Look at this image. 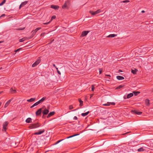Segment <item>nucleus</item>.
<instances>
[{
    "mask_svg": "<svg viewBox=\"0 0 153 153\" xmlns=\"http://www.w3.org/2000/svg\"><path fill=\"white\" fill-rule=\"evenodd\" d=\"M40 126V125L38 123L33 124L30 125L29 127L30 129H33L36 128Z\"/></svg>",
    "mask_w": 153,
    "mask_h": 153,
    "instance_id": "nucleus-1",
    "label": "nucleus"
},
{
    "mask_svg": "<svg viewBox=\"0 0 153 153\" xmlns=\"http://www.w3.org/2000/svg\"><path fill=\"white\" fill-rule=\"evenodd\" d=\"M70 3L69 1H66L64 4L62 6V8L63 9H68L69 7Z\"/></svg>",
    "mask_w": 153,
    "mask_h": 153,
    "instance_id": "nucleus-2",
    "label": "nucleus"
},
{
    "mask_svg": "<svg viewBox=\"0 0 153 153\" xmlns=\"http://www.w3.org/2000/svg\"><path fill=\"white\" fill-rule=\"evenodd\" d=\"M101 12V10H98L97 11H93L92 10H91L89 11V13H91L92 15H94L97 14Z\"/></svg>",
    "mask_w": 153,
    "mask_h": 153,
    "instance_id": "nucleus-3",
    "label": "nucleus"
},
{
    "mask_svg": "<svg viewBox=\"0 0 153 153\" xmlns=\"http://www.w3.org/2000/svg\"><path fill=\"white\" fill-rule=\"evenodd\" d=\"M8 124V122L7 121L5 122L3 124V128L2 131H5L7 129V126Z\"/></svg>",
    "mask_w": 153,
    "mask_h": 153,
    "instance_id": "nucleus-4",
    "label": "nucleus"
},
{
    "mask_svg": "<svg viewBox=\"0 0 153 153\" xmlns=\"http://www.w3.org/2000/svg\"><path fill=\"white\" fill-rule=\"evenodd\" d=\"M41 60L40 59H38L32 65V67H34L39 64Z\"/></svg>",
    "mask_w": 153,
    "mask_h": 153,
    "instance_id": "nucleus-5",
    "label": "nucleus"
},
{
    "mask_svg": "<svg viewBox=\"0 0 153 153\" xmlns=\"http://www.w3.org/2000/svg\"><path fill=\"white\" fill-rule=\"evenodd\" d=\"M131 112L133 114H135L138 115H140L142 113V112H139L138 110H132Z\"/></svg>",
    "mask_w": 153,
    "mask_h": 153,
    "instance_id": "nucleus-6",
    "label": "nucleus"
},
{
    "mask_svg": "<svg viewBox=\"0 0 153 153\" xmlns=\"http://www.w3.org/2000/svg\"><path fill=\"white\" fill-rule=\"evenodd\" d=\"M45 131L44 129H42L41 130L39 131L38 132H36L34 133L33 135H39L44 133Z\"/></svg>",
    "mask_w": 153,
    "mask_h": 153,
    "instance_id": "nucleus-7",
    "label": "nucleus"
},
{
    "mask_svg": "<svg viewBox=\"0 0 153 153\" xmlns=\"http://www.w3.org/2000/svg\"><path fill=\"white\" fill-rule=\"evenodd\" d=\"M89 32V31H84L82 32L81 36L84 37Z\"/></svg>",
    "mask_w": 153,
    "mask_h": 153,
    "instance_id": "nucleus-8",
    "label": "nucleus"
},
{
    "mask_svg": "<svg viewBox=\"0 0 153 153\" xmlns=\"http://www.w3.org/2000/svg\"><path fill=\"white\" fill-rule=\"evenodd\" d=\"M49 111L48 109L45 108L42 111V113L43 115L47 114L49 112Z\"/></svg>",
    "mask_w": 153,
    "mask_h": 153,
    "instance_id": "nucleus-9",
    "label": "nucleus"
},
{
    "mask_svg": "<svg viewBox=\"0 0 153 153\" xmlns=\"http://www.w3.org/2000/svg\"><path fill=\"white\" fill-rule=\"evenodd\" d=\"M13 98H12V99H11L9 100L7 102L5 103V105H4V107L5 108L7 107L8 106V105L10 103V102H11V101L13 100Z\"/></svg>",
    "mask_w": 153,
    "mask_h": 153,
    "instance_id": "nucleus-10",
    "label": "nucleus"
},
{
    "mask_svg": "<svg viewBox=\"0 0 153 153\" xmlns=\"http://www.w3.org/2000/svg\"><path fill=\"white\" fill-rule=\"evenodd\" d=\"M42 112V108H40L36 112V115H38L40 114Z\"/></svg>",
    "mask_w": 153,
    "mask_h": 153,
    "instance_id": "nucleus-11",
    "label": "nucleus"
},
{
    "mask_svg": "<svg viewBox=\"0 0 153 153\" xmlns=\"http://www.w3.org/2000/svg\"><path fill=\"white\" fill-rule=\"evenodd\" d=\"M145 103L146 105L149 106L150 105L149 100L148 99H146L145 100Z\"/></svg>",
    "mask_w": 153,
    "mask_h": 153,
    "instance_id": "nucleus-12",
    "label": "nucleus"
},
{
    "mask_svg": "<svg viewBox=\"0 0 153 153\" xmlns=\"http://www.w3.org/2000/svg\"><path fill=\"white\" fill-rule=\"evenodd\" d=\"M116 77L119 80H123L124 79L123 76H117Z\"/></svg>",
    "mask_w": 153,
    "mask_h": 153,
    "instance_id": "nucleus-13",
    "label": "nucleus"
},
{
    "mask_svg": "<svg viewBox=\"0 0 153 153\" xmlns=\"http://www.w3.org/2000/svg\"><path fill=\"white\" fill-rule=\"evenodd\" d=\"M27 3V1H24L22 3H21V4L19 6V8H20L21 7H23Z\"/></svg>",
    "mask_w": 153,
    "mask_h": 153,
    "instance_id": "nucleus-14",
    "label": "nucleus"
},
{
    "mask_svg": "<svg viewBox=\"0 0 153 153\" xmlns=\"http://www.w3.org/2000/svg\"><path fill=\"white\" fill-rule=\"evenodd\" d=\"M46 97H43L41 100H40L38 101L39 102V103L40 104V103H41L42 102H43L44 101V100L46 99Z\"/></svg>",
    "mask_w": 153,
    "mask_h": 153,
    "instance_id": "nucleus-15",
    "label": "nucleus"
},
{
    "mask_svg": "<svg viewBox=\"0 0 153 153\" xmlns=\"http://www.w3.org/2000/svg\"><path fill=\"white\" fill-rule=\"evenodd\" d=\"M32 122V119L30 118H27L26 120V122L27 123H31Z\"/></svg>",
    "mask_w": 153,
    "mask_h": 153,
    "instance_id": "nucleus-16",
    "label": "nucleus"
},
{
    "mask_svg": "<svg viewBox=\"0 0 153 153\" xmlns=\"http://www.w3.org/2000/svg\"><path fill=\"white\" fill-rule=\"evenodd\" d=\"M54 114V112L53 111L50 112L47 116V118H49Z\"/></svg>",
    "mask_w": 153,
    "mask_h": 153,
    "instance_id": "nucleus-17",
    "label": "nucleus"
},
{
    "mask_svg": "<svg viewBox=\"0 0 153 153\" xmlns=\"http://www.w3.org/2000/svg\"><path fill=\"white\" fill-rule=\"evenodd\" d=\"M117 35H116V34H111L109 35H108V36H107V37H111V38H113V37H115Z\"/></svg>",
    "mask_w": 153,
    "mask_h": 153,
    "instance_id": "nucleus-18",
    "label": "nucleus"
},
{
    "mask_svg": "<svg viewBox=\"0 0 153 153\" xmlns=\"http://www.w3.org/2000/svg\"><path fill=\"white\" fill-rule=\"evenodd\" d=\"M134 94L133 93H131L128 94L127 95V98H129L133 96Z\"/></svg>",
    "mask_w": 153,
    "mask_h": 153,
    "instance_id": "nucleus-19",
    "label": "nucleus"
},
{
    "mask_svg": "<svg viewBox=\"0 0 153 153\" xmlns=\"http://www.w3.org/2000/svg\"><path fill=\"white\" fill-rule=\"evenodd\" d=\"M78 100L79 102V105L80 106H82L83 105V101H82L80 99H79Z\"/></svg>",
    "mask_w": 153,
    "mask_h": 153,
    "instance_id": "nucleus-20",
    "label": "nucleus"
},
{
    "mask_svg": "<svg viewBox=\"0 0 153 153\" xmlns=\"http://www.w3.org/2000/svg\"><path fill=\"white\" fill-rule=\"evenodd\" d=\"M89 113V111H88L85 113H82L81 114V115L83 117H85Z\"/></svg>",
    "mask_w": 153,
    "mask_h": 153,
    "instance_id": "nucleus-21",
    "label": "nucleus"
},
{
    "mask_svg": "<svg viewBox=\"0 0 153 153\" xmlns=\"http://www.w3.org/2000/svg\"><path fill=\"white\" fill-rule=\"evenodd\" d=\"M35 100V98H31L30 99L27 100V101L29 102H31Z\"/></svg>",
    "mask_w": 153,
    "mask_h": 153,
    "instance_id": "nucleus-22",
    "label": "nucleus"
},
{
    "mask_svg": "<svg viewBox=\"0 0 153 153\" xmlns=\"http://www.w3.org/2000/svg\"><path fill=\"white\" fill-rule=\"evenodd\" d=\"M145 150L144 149H143V148L142 147H141L137 151L138 152H143Z\"/></svg>",
    "mask_w": 153,
    "mask_h": 153,
    "instance_id": "nucleus-23",
    "label": "nucleus"
},
{
    "mask_svg": "<svg viewBox=\"0 0 153 153\" xmlns=\"http://www.w3.org/2000/svg\"><path fill=\"white\" fill-rule=\"evenodd\" d=\"M51 7L54 9H56L57 8V7L56 6L51 5Z\"/></svg>",
    "mask_w": 153,
    "mask_h": 153,
    "instance_id": "nucleus-24",
    "label": "nucleus"
},
{
    "mask_svg": "<svg viewBox=\"0 0 153 153\" xmlns=\"http://www.w3.org/2000/svg\"><path fill=\"white\" fill-rule=\"evenodd\" d=\"M137 70L136 69H135L134 70H131V72L133 74H135L136 73Z\"/></svg>",
    "mask_w": 153,
    "mask_h": 153,
    "instance_id": "nucleus-25",
    "label": "nucleus"
},
{
    "mask_svg": "<svg viewBox=\"0 0 153 153\" xmlns=\"http://www.w3.org/2000/svg\"><path fill=\"white\" fill-rule=\"evenodd\" d=\"M133 93H134V95L136 96L139 94L140 93V92L138 91H134Z\"/></svg>",
    "mask_w": 153,
    "mask_h": 153,
    "instance_id": "nucleus-26",
    "label": "nucleus"
},
{
    "mask_svg": "<svg viewBox=\"0 0 153 153\" xmlns=\"http://www.w3.org/2000/svg\"><path fill=\"white\" fill-rule=\"evenodd\" d=\"M79 135V134H75V135H73L71 136H70L69 137H67L66 138L68 139V138H71L72 137H74V136H77V135Z\"/></svg>",
    "mask_w": 153,
    "mask_h": 153,
    "instance_id": "nucleus-27",
    "label": "nucleus"
},
{
    "mask_svg": "<svg viewBox=\"0 0 153 153\" xmlns=\"http://www.w3.org/2000/svg\"><path fill=\"white\" fill-rule=\"evenodd\" d=\"M103 105L105 106H108L110 105V102H108L107 103L103 104Z\"/></svg>",
    "mask_w": 153,
    "mask_h": 153,
    "instance_id": "nucleus-28",
    "label": "nucleus"
},
{
    "mask_svg": "<svg viewBox=\"0 0 153 153\" xmlns=\"http://www.w3.org/2000/svg\"><path fill=\"white\" fill-rule=\"evenodd\" d=\"M11 92H13V93H16V91L15 90H13L12 88L10 89Z\"/></svg>",
    "mask_w": 153,
    "mask_h": 153,
    "instance_id": "nucleus-29",
    "label": "nucleus"
},
{
    "mask_svg": "<svg viewBox=\"0 0 153 153\" xmlns=\"http://www.w3.org/2000/svg\"><path fill=\"white\" fill-rule=\"evenodd\" d=\"M6 2V1H3L0 3V6H1L2 5L4 4Z\"/></svg>",
    "mask_w": 153,
    "mask_h": 153,
    "instance_id": "nucleus-30",
    "label": "nucleus"
},
{
    "mask_svg": "<svg viewBox=\"0 0 153 153\" xmlns=\"http://www.w3.org/2000/svg\"><path fill=\"white\" fill-rule=\"evenodd\" d=\"M25 29V27H19L17 29V30H24Z\"/></svg>",
    "mask_w": 153,
    "mask_h": 153,
    "instance_id": "nucleus-31",
    "label": "nucleus"
},
{
    "mask_svg": "<svg viewBox=\"0 0 153 153\" xmlns=\"http://www.w3.org/2000/svg\"><path fill=\"white\" fill-rule=\"evenodd\" d=\"M32 34L33 35H34L36 33V31L35 30H33L32 32Z\"/></svg>",
    "mask_w": 153,
    "mask_h": 153,
    "instance_id": "nucleus-32",
    "label": "nucleus"
},
{
    "mask_svg": "<svg viewBox=\"0 0 153 153\" xmlns=\"http://www.w3.org/2000/svg\"><path fill=\"white\" fill-rule=\"evenodd\" d=\"M32 34L33 35H34L36 33V31L35 30H33L32 32Z\"/></svg>",
    "mask_w": 153,
    "mask_h": 153,
    "instance_id": "nucleus-33",
    "label": "nucleus"
},
{
    "mask_svg": "<svg viewBox=\"0 0 153 153\" xmlns=\"http://www.w3.org/2000/svg\"><path fill=\"white\" fill-rule=\"evenodd\" d=\"M41 29V27H39L36 28L34 30H35L36 31V32H37L38 30H39Z\"/></svg>",
    "mask_w": 153,
    "mask_h": 153,
    "instance_id": "nucleus-34",
    "label": "nucleus"
},
{
    "mask_svg": "<svg viewBox=\"0 0 153 153\" xmlns=\"http://www.w3.org/2000/svg\"><path fill=\"white\" fill-rule=\"evenodd\" d=\"M56 17L54 15V16H52L51 18V21H52L53 20V19H54L56 18Z\"/></svg>",
    "mask_w": 153,
    "mask_h": 153,
    "instance_id": "nucleus-35",
    "label": "nucleus"
},
{
    "mask_svg": "<svg viewBox=\"0 0 153 153\" xmlns=\"http://www.w3.org/2000/svg\"><path fill=\"white\" fill-rule=\"evenodd\" d=\"M24 41V38H22V39H19V41L20 42H23Z\"/></svg>",
    "mask_w": 153,
    "mask_h": 153,
    "instance_id": "nucleus-36",
    "label": "nucleus"
},
{
    "mask_svg": "<svg viewBox=\"0 0 153 153\" xmlns=\"http://www.w3.org/2000/svg\"><path fill=\"white\" fill-rule=\"evenodd\" d=\"M73 107L72 106V105H70L69 106V109L70 110H71L73 108Z\"/></svg>",
    "mask_w": 153,
    "mask_h": 153,
    "instance_id": "nucleus-37",
    "label": "nucleus"
},
{
    "mask_svg": "<svg viewBox=\"0 0 153 153\" xmlns=\"http://www.w3.org/2000/svg\"><path fill=\"white\" fill-rule=\"evenodd\" d=\"M94 85H92L91 86V91H94Z\"/></svg>",
    "mask_w": 153,
    "mask_h": 153,
    "instance_id": "nucleus-38",
    "label": "nucleus"
},
{
    "mask_svg": "<svg viewBox=\"0 0 153 153\" xmlns=\"http://www.w3.org/2000/svg\"><path fill=\"white\" fill-rule=\"evenodd\" d=\"M123 86H122V85H120V86H118V87H117L116 88V89H120L121 88H123Z\"/></svg>",
    "mask_w": 153,
    "mask_h": 153,
    "instance_id": "nucleus-39",
    "label": "nucleus"
},
{
    "mask_svg": "<svg viewBox=\"0 0 153 153\" xmlns=\"http://www.w3.org/2000/svg\"><path fill=\"white\" fill-rule=\"evenodd\" d=\"M39 104V102H38H38H36L34 104V105H35V106Z\"/></svg>",
    "mask_w": 153,
    "mask_h": 153,
    "instance_id": "nucleus-40",
    "label": "nucleus"
},
{
    "mask_svg": "<svg viewBox=\"0 0 153 153\" xmlns=\"http://www.w3.org/2000/svg\"><path fill=\"white\" fill-rule=\"evenodd\" d=\"M129 2V1H123L121 2V3H126Z\"/></svg>",
    "mask_w": 153,
    "mask_h": 153,
    "instance_id": "nucleus-41",
    "label": "nucleus"
},
{
    "mask_svg": "<svg viewBox=\"0 0 153 153\" xmlns=\"http://www.w3.org/2000/svg\"><path fill=\"white\" fill-rule=\"evenodd\" d=\"M110 105L111 104L112 105H114L115 104V103H114V102H110Z\"/></svg>",
    "mask_w": 153,
    "mask_h": 153,
    "instance_id": "nucleus-42",
    "label": "nucleus"
},
{
    "mask_svg": "<svg viewBox=\"0 0 153 153\" xmlns=\"http://www.w3.org/2000/svg\"><path fill=\"white\" fill-rule=\"evenodd\" d=\"M21 49V48H19L18 49H17V50H16L15 51V52H18V51H19Z\"/></svg>",
    "mask_w": 153,
    "mask_h": 153,
    "instance_id": "nucleus-43",
    "label": "nucleus"
},
{
    "mask_svg": "<svg viewBox=\"0 0 153 153\" xmlns=\"http://www.w3.org/2000/svg\"><path fill=\"white\" fill-rule=\"evenodd\" d=\"M74 120H76L77 119V117L76 116H74L73 118Z\"/></svg>",
    "mask_w": 153,
    "mask_h": 153,
    "instance_id": "nucleus-44",
    "label": "nucleus"
},
{
    "mask_svg": "<svg viewBox=\"0 0 153 153\" xmlns=\"http://www.w3.org/2000/svg\"><path fill=\"white\" fill-rule=\"evenodd\" d=\"M99 70L100 74H101L102 71V70L101 69H99Z\"/></svg>",
    "mask_w": 153,
    "mask_h": 153,
    "instance_id": "nucleus-45",
    "label": "nucleus"
},
{
    "mask_svg": "<svg viewBox=\"0 0 153 153\" xmlns=\"http://www.w3.org/2000/svg\"><path fill=\"white\" fill-rule=\"evenodd\" d=\"M62 139L61 140H58V143H59V142H61V141H62V140H64V139Z\"/></svg>",
    "mask_w": 153,
    "mask_h": 153,
    "instance_id": "nucleus-46",
    "label": "nucleus"
},
{
    "mask_svg": "<svg viewBox=\"0 0 153 153\" xmlns=\"http://www.w3.org/2000/svg\"><path fill=\"white\" fill-rule=\"evenodd\" d=\"M5 16V15L4 14H3L0 17V18H1V17H3V16Z\"/></svg>",
    "mask_w": 153,
    "mask_h": 153,
    "instance_id": "nucleus-47",
    "label": "nucleus"
},
{
    "mask_svg": "<svg viewBox=\"0 0 153 153\" xmlns=\"http://www.w3.org/2000/svg\"><path fill=\"white\" fill-rule=\"evenodd\" d=\"M53 66L55 67V68H56V70H57V68L55 66V64H53Z\"/></svg>",
    "mask_w": 153,
    "mask_h": 153,
    "instance_id": "nucleus-48",
    "label": "nucleus"
},
{
    "mask_svg": "<svg viewBox=\"0 0 153 153\" xmlns=\"http://www.w3.org/2000/svg\"><path fill=\"white\" fill-rule=\"evenodd\" d=\"M50 22H47V23H44V24H45V25H48V24Z\"/></svg>",
    "mask_w": 153,
    "mask_h": 153,
    "instance_id": "nucleus-49",
    "label": "nucleus"
},
{
    "mask_svg": "<svg viewBox=\"0 0 153 153\" xmlns=\"http://www.w3.org/2000/svg\"><path fill=\"white\" fill-rule=\"evenodd\" d=\"M35 106V105H34V104H33L31 107V108H33V107Z\"/></svg>",
    "mask_w": 153,
    "mask_h": 153,
    "instance_id": "nucleus-50",
    "label": "nucleus"
},
{
    "mask_svg": "<svg viewBox=\"0 0 153 153\" xmlns=\"http://www.w3.org/2000/svg\"><path fill=\"white\" fill-rule=\"evenodd\" d=\"M58 74H61V73H60V72L58 70Z\"/></svg>",
    "mask_w": 153,
    "mask_h": 153,
    "instance_id": "nucleus-51",
    "label": "nucleus"
},
{
    "mask_svg": "<svg viewBox=\"0 0 153 153\" xmlns=\"http://www.w3.org/2000/svg\"><path fill=\"white\" fill-rule=\"evenodd\" d=\"M105 75L106 76H108L110 77V75H109L105 74Z\"/></svg>",
    "mask_w": 153,
    "mask_h": 153,
    "instance_id": "nucleus-52",
    "label": "nucleus"
},
{
    "mask_svg": "<svg viewBox=\"0 0 153 153\" xmlns=\"http://www.w3.org/2000/svg\"><path fill=\"white\" fill-rule=\"evenodd\" d=\"M141 12L142 13H144L145 12V11L144 10H142L141 11Z\"/></svg>",
    "mask_w": 153,
    "mask_h": 153,
    "instance_id": "nucleus-53",
    "label": "nucleus"
},
{
    "mask_svg": "<svg viewBox=\"0 0 153 153\" xmlns=\"http://www.w3.org/2000/svg\"><path fill=\"white\" fill-rule=\"evenodd\" d=\"M3 42V41H0V44L2 43Z\"/></svg>",
    "mask_w": 153,
    "mask_h": 153,
    "instance_id": "nucleus-54",
    "label": "nucleus"
},
{
    "mask_svg": "<svg viewBox=\"0 0 153 153\" xmlns=\"http://www.w3.org/2000/svg\"><path fill=\"white\" fill-rule=\"evenodd\" d=\"M93 94H91L90 96V98H91L93 96Z\"/></svg>",
    "mask_w": 153,
    "mask_h": 153,
    "instance_id": "nucleus-55",
    "label": "nucleus"
},
{
    "mask_svg": "<svg viewBox=\"0 0 153 153\" xmlns=\"http://www.w3.org/2000/svg\"><path fill=\"white\" fill-rule=\"evenodd\" d=\"M76 109L73 110H72V111H76Z\"/></svg>",
    "mask_w": 153,
    "mask_h": 153,
    "instance_id": "nucleus-56",
    "label": "nucleus"
},
{
    "mask_svg": "<svg viewBox=\"0 0 153 153\" xmlns=\"http://www.w3.org/2000/svg\"><path fill=\"white\" fill-rule=\"evenodd\" d=\"M57 142H56V144H57Z\"/></svg>",
    "mask_w": 153,
    "mask_h": 153,
    "instance_id": "nucleus-57",
    "label": "nucleus"
},
{
    "mask_svg": "<svg viewBox=\"0 0 153 153\" xmlns=\"http://www.w3.org/2000/svg\"><path fill=\"white\" fill-rule=\"evenodd\" d=\"M1 92H0V94L1 93Z\"/></svg>",
    "mask_w": 153,
    "mask_h": 153,
    "instance_id": "nucleus-58",
    "label": "nucleus"
}]
</instances>
